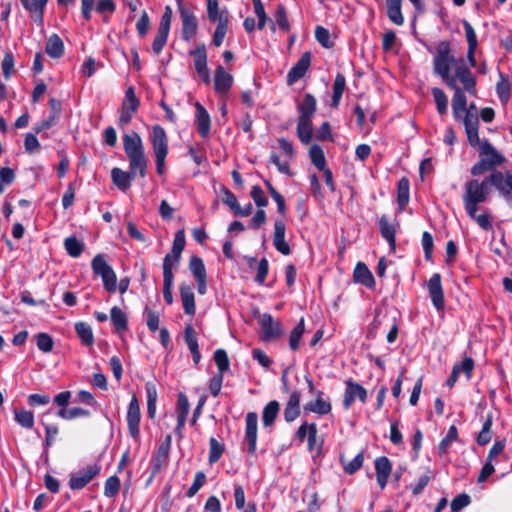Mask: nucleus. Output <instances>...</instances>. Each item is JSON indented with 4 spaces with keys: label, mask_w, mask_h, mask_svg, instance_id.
<instances>
[{
    "label": "nucleus",
    "mask_w": 512,
    "mask_h": 512,
    "mask_svg": "<svg viewBox=\"0 0 512 512\" xmlns=\"http://www.w3.org/2000/svg\"><path fill=\"white\" fill-rule=\"evenodd\" d=\"M169 31L159 29L157 30V34L152 43L153 52L158 55L161 53L163 47L165 46L168 39Z\"/></svg>",
    "instance_id": "nucleus-55"
},
{
    "label": "nucleus",
    "mask_w": 512,
    "mask_h": 512,
    "mask_svg": "<svg viewBox=\"0 0 512 512\" xmlns=\"http://www.w3.org/2000/svg\"><path fill=\"white\" fill-rule=\"evenodd\" d=\"M315 38L325 48H330L333 46V41H331L330 32L322 26L316 27Z\"/></svg>",
    "instance_id": "nucleus-57"
},
{
    "label": "nucleus",
    "mask_w": 512,
    "mask_h": 512,
    "mask_svg": "<svg viewBox=\"0 0 512 512\" xmlns=\"http://www.w3.org/2000/svg\"><path fill=\"white\" fill-rule=\"evenodd\" d=\"M176 2L182 20V38L189 41L196 35L198 21L194 13L184 6L182 0H176Z\"/></svg>",
    "instance_id": "nucleus-7"
},
{
    "label": "nucleus",
    "mask_w": 512,
    "mask_h": 512,
    "mask_svg": "<svg viewBox=\"0 0 512 512\" xmlns=\"http://www.w3.org/2000/svg\"><path fill=\"white\" fill-rule=\"evenodd\" d=\"M150 140L155 156H167L168 154V139L165 130L155 125L152 127Z\"/></svg>",
    "instance_id": "nucleus-14"
},
{
    "label": "nucleus",
    "mask_w": 512,
    "mask_h": 512,
    "mask_svg": "<svg viewBox=\"0 0 512 512\" xmlns=\"http://www.w3.org/2000/svg\"><path fill=\"white\" fill-rule=\"evenodd\" d=\"M185 342L192 354V358L195 364H198L201 360V353L199 351L197 333L191 325H187L184 331Z\"/></svg>",
    "instance_id": "nucleus-26"
},
{
    "label": "nucleus",
    "mask_w": 512,
    "mask_h": 512,
    "mask_svg": "<svg viewBox=\"0 0 512 512\" xmlns=\"http://www.w3.org/2000/svg\"><path fill=\"white\" fill-rule=\"evenodd\" d=\"M304 329V319L302 318L290 333L289 346L292 350L295 351L299 348L300 339L304 333Z\"/></svg>",
    "instance_id": "nucleus-49"
},
{
    "label": "nucleus",
    "mask_w": 512,
    "mask_h": 512,
    "mask_svg": "<svg viewBox=\"0 0 512 512\" xmlns=\"http://www.w3.org/2000/svg\"><path fill=\"white\" fill-rule=\"evenodd\" d=\"M176 413L177 426L175 431L179 435V437H182V429L185 425L189 413V402L184 393H179L178 395Z\"/></svg>",
    "instance_id": "nucleus-25"
},
{
    "label": "nucleus",
    "mask_w": 512,
    "mask_h": 512,
    "mask_svg": "<svg viewBox=\"0 0 512 512\" xmlns=\"http://www.w3.org/2000/svg\"><path fill=\"white\" fill-rule=\"evenodd\" d=\"M346 80L342 74H337L333 84V98L332 105L337 107L342 98L344 88H345Z\"/></svg>",
    "instance_id": "nucleus-45"
},
{
    "label": "nucleus",
    "mask_w": 512,
    "mask_h": 512,
    "mask_svg": "<svg viewBox=\"0 0 512 512\" xmlns=\"http://www.w3.org/2000/svg\"><path fill=\"white\" fill-rule=\"evenodd\" d=\"M279 413V403L270 401L263 409L262 421L265 427L271 426Z\"/></svg>",
    "instance_id": "nucleus-39"
},
{
    "label": "nucleus",
    "mask_w": 512,
    "mask_h": 512,
    "mask_svg": "<svg viewBox=\"0 0 512 512\" xmlns=\"http://www.w3.org/2000/svg\"><path fill=\"white\" fill-rule=\"evenodd\" d=\"M196 108V124H197V131L203 138H208L210 134V125H211V119L210 115L207 112V110L199 103L197 102L195 104Z\"/></svg>",
    "instance_id": "nucleus-24"
},
{
    "label": "nucleus",
    "mask_w": 512,
    "mask_h": 512,
    "mask_svg": "<svg viewBox=\"0 0 512 512\" xmlns=\"http://www.w3.org/2000/svg\"><path fill=\"white\" fill-rule=\"evenodd\" d=\"M311 61V54L309 52H305L301 55L300 59L297 63L290 69L287 75V79L289 83H294L300 78L304 76L306 71L309 68Z\"/></svg>",
    "instance_id": "nucleus-22"
},
{
    "label": "nucleus",
    "mask_w": 512,
    "mask_h": 512,
    "mask_svg": "<svg viewBox=\"0 0 512 512\" xmlns=\"http://www.w3.org/2000/svg\"><path fill=\"white\" fill-rule=\"evenodd\" d=\"M297 109L299 112L297 136L303 144H308L313 135L312 117L316 112V99L311 94H305Z\"/></svg>",
    "instance_id": "nucleus-3"
},
{
    "label": "nucleus",
    "mask_w": 512,
    "mask_h": 512,
    "mask_svg": "<svg viewBox=\"0 0 512 512\" xmlns=\"http://www.w3.org/2000/svg\"><path fill=\"white\" fill-rule=\"evenodd\" d=\"M353 277L355 282L361 283L368 288L373 287L375 284L372 273L367 268V266L361 262L357 263L354 269Z\"/></svg>",
    "instance_id": "nucleus-29"
},
{
    "label": "nucleus",
    "mask_w": 512,
    "mask_h": 512,
    "mask_svg": "<svg viewBox=\"0 0 512 512\" xmlns=\"http://www.w3.org/2000/svg\"><path fill=\"white\" fill-rule=\"evenodd\" d=\"M64 246L67 253L72 257L80 256L84 247L83 243L74 236L66 238Z\"/></svg>",
    "instance_id": "nucleus-48"
},
{
    "label": "nucleus",
    "mask_w": 512,
    "mask_h": 512,
    "mask_svg": "<svg viewBox=\"0 0 512 512\" xmlns=\"http://www.w3.org/2000/svg\"><path fill=\"white\" fill-rule=\"evenodd\" d=\"M185 247V233L184 230H179L176 232L173 246H172V252L169 254L171 256V264L172 267L176 266L181 257V253L184 250Z\"/></svg>",
    "instance_id": "nucleus-32"
},
{
    "label": "nucleus",
    "mask_w": 512,
    "mask_h": 512,
    "mask_svg": "<svg viewBox=\"0 0 512 512\" xmlns=\"http://www.w3.org/2000/svg\"><path fill=\"white\" fill-rule=\"evenodd\" d=\"M375 470L377 483L381 489H384L392 470L390 460L387 457L377 458L375 460Z\"/></svg>",
    "instance_id": "nucleus-23"
},
{
    "label": "nucleus",
    "mask_w": 512,
    "mask_h": 512,
    "mask_svg": "<svg viewBox=\"0 0 512 512\" xmlns=\"http://www.w3.org/2000/svg\"><path fill=\"white\" fill-rule=\"evenodd\" d=\"M194 59L195 70L204 83L210 82V73L207 67V53L204 45L198 46L195 50L191 51Z\"/></svg>",
    "instance_id": "nucleus-12"
},
{
    "label": "nucleus",
    "mask_w": 512,
    "mask_h": 512,
    "mask_svg": "<svg viewBox=\"0 0 512 512\" xmlns=\"http://www.w3.org/2000/svg\"><path fill=\"white\" fill-rule=\"evenodd\" d=\"M366 398L367 391L362 385L352 381L351 379L346 381V390L343 400V405L346 409H349L356 399H359L362 403H364Z\"/></svg>",
    "instance_id": "nucleus-13"
},
{
    "label": "nucleus",
    "mask_w": 512,
    "mask_h": 512,
    "mask_svg": "<svg viewBox=\"0 0 512 512\" xmlns=\"http://www.w3.org/2000/svg\"><path fill=\"white\" fill-rule=\"evenodd\" d=\"M140 419V405L136 395L134 394L128 405L126 420L129 434L136 441L140 438Z\"/></svg>",
    "instance_id": "nucleus-8"
},
{
    "label": "nucleus",
    "mask_w": 512,
    "mask_h": 512,
    "mask_svg": "<svg viewBox=\"0 0 512 512\" xmlns=\"http://www.w3.org/2000/svg\"><path fill=\"white\" fill-rule=\"evenodd\" d=\"M491 426L492 420L491 418H487L483 424L482 430L479 432L477 436V442L479 445H486L491 440Z\"/></svg>",
    "instance_id": "nucleus-59"
},
{
    "label": "nucleus",
    "mask_w": 512,
    "mask_h": 512,
    "mask_svg": "<svg viewBox=\"0 0 512 512\" xmlns=\"http://www.w3.org/2000/svg\"><path fill=\"white\" fill-rule=\"evenodd\" d=\"M110 318L117 332L121 333L127 330V315L122 309L117 306L112 307L110 310Z\"/></svg>",
    "instance_id": "nucleus-37"
},
{
    "label": "nucleus",
    "mask_w": 512,
    "mask_h": 512,
    "mask_svg": "<svg viewBox=\"0 0 512 512\" xmlns=\"http://www.w3.org/2000/svg\"><path fill=\"white\" fill-rule=\"evenodd\" d=\"M210 453H209V461L210 463H215L219 460L223 453V446L215 439H210Z\"/></svg>",
    "instance_id": "nucleus-62"
},
{
    "label": "nucleus",
    "mask_w": 512,
    "mask_h": 512,
    "mask_svg": "<svg viewBox=\"0 0 512 512\" xmlns=\"http://www.w3.org/2000/svg\"><path fill=\"white\" fill-rule=\"evenodd\" d=\"M363 460H364L363 454L362 453L357 454L351 461H349L348 463H346L344 465L345 472L348 474L355 473L357 470H359L362 467Z\"/></svg>",
    "instance_id": "nucleus-64"
},
{
    "label": "nucleus",
    "mask_w": 512,
    "mask_h": 512,
    "mask_svg": "<svg viewBox=\"0 0 512 512\" xmlns=\"http://www.w3.org/2000/svg\"><path fill=\"white\" fill-rule=\"evenodd\" d=\"M57 416L64 419V420H73L78 417H89L90 412L86 409L80 408V407H73V408H61L57 412Z\"/></svg>",
    "instance_id": "nucleus-41"
},
{
    "label": "nucleus",
    "mask_w": 512,
    "mask_h": 512,
    "mask_svg": "<svg viewBox=\"0 0 512 512\" xmlns=\"http://www.w3.org/2000/svg\"><path fill=\"white\" fill-rule=\"evenodd\" d=\"M139 107V100L137 99L133 87L126 90L125 97L122 103L121 114L119 117V125L126 126L132 119L133 114Z\"/></svg>",
    "instance_id": "nucleus-9"
},
{
    "label": "nucleus",
    "mask_w": 512,
    "mask_h": 512,
    "mask_svg": "<svg viewBox=\"0 0 512 512\" xmlns=\"http://www.w3.org/2000/svg\"><path fill=\"white\" fill-rule=\"evenodd\" d=\"M189 269L195 279L207 276L203 260L198 256L191 257L189 262Z\"/></svg>",
    "instance_id": "nucleus-52"
},
{
    "label": "nucleus",
    "mask_w": 512,
    "mask_h": 512,
    "mask_svg": "<svg viewBox=\"0 0 512 512\" xmlns=\"http://www.w3.org/2000/svg\"><path fill=\"white\" fill-rule=\"evenodd\" d=\"M120 488V480L117 476L109 477L105 482L104 494L107 497L115 496Z\"/></svg>",
    "instance_id": "nucleus-60"
},
{
    "label": "nucleus",
    "mask_w": 512,
    "mask_h": 512,
    "mask_svg": "<svg viewBox=\"0 0 512 512\" xmlns=\"http://www.w3.org/2000/svg\"><path fill=\"white\" fill-rule=\"evenodd\" d=\"M1 68L4 78L8 80L14 72V57L11 53H5Z\"/></svg>",
    "instance_id": "nucleus-61"
},
{
    "label": "nucleus",
    "mask_w": 512,
    "mask_h": 512,
    "mask_svg": "<svg viewBox=\"0 0 512 512\" xmlns=\"http://www.w3.org/2000/svg\"><path fill=\"white\" fill-rule=\"evenodd\" d=\"M207 15L212 22H220V18L229 19L227 11L219 10L217 0H207Z\"/></svg>",
    "instance_id": "nucleus-44"
},
{
    "label": "nucleus",
    "mask_w": 512,
    "mask_h": 512,
    "mask_svg": "<svg viewBox=\"0 0 512 512\" xmlns=\"http://www.w3.org/2000/svg\"><path fill=\"white\" fill-rule=\"evenodd\" d=\"M16 422L26 429H31L34 425V415L31 411L20 409L14 411Z\"/></svg>",
    "instance_id": "nucleus-46"
},
{
    "label": "nucleus",
    "mask_w": 512,
    "mask_h": 512,
    "mask_svg": "<svg viewBox=\"0 0 512 512\" xmlns=\"http://www.w3.org/2000/svg\"><path fill=\"white\" fill-rule=\"evenodd\" d=\"M512 173L493 172L483 180L471 179L464 185L463 202L469 217H474L477 206L487 201L493 186L505 201L512 206Z\"/></svg>",
    "instance_id": "nucleus-2"
},
{
    "label": "nucleus",
    "mask_w": 512,
    "mask_h": 512,
    "mask_svg": "<svg viewBox=\"0 0 512 512\" xmlns=\"http://www.w3.org/2000/svg\"><path fill=\"white\" fill-rule=\"evenodd\" d=\"M99 467L97 465H89L70 476L69 486L73 490H79L85 487L97 474Z\"/></svg>",
    "instance_id": "nucleus-10"
},
{
    "label": "nucleus",
    "mask_w": 512,
    "mask_h": 512,
    "mask_svg": "<svg viewBox=\"0 0 512 512\" xmlns=\"http://www.w3.org/2000/svg\"><path fill=\"white\" fill-rule=\"evenodd\" d=\"M401 5L402 0H386L387 16L391 22L399 26L404 23Z\"/></svg>",
    "instance_id": "nucleus-33"
},
{
    "label": "nucleus",
    "mask_w": 512,
    "mask_h": 512,
    "mask_svg": "<svg viewBox=\"0 0 512 512\" xmlns=\"http://www.w3.org/2000/svg\"><path fill=\"white\" fill-rule=\"evenodd\" d=\"M316 399L305 405V410L314 412L320 415L328 414L331 411V404L329 401L323 399V392H315Z\"/></svg>",
    "instance_id": "nucleus-27"
},
{
    "label": "nucleus",
    "mask_w": 512,
    "mask_h": 512,
    "mask_svg": "<svg viewBox=\"0 0 512 512\" xmlns=\"http://www.w3.org/2000/svg\"><path fill=\"white\" fill-rule=\"evenodd\" d=\"M410 184L409 180L405 177L401 178L397 185V203L399 210L403 211L409 202Z\"/></svg>",
    "instance_id": "nucleus-35"
},
{
    "label": "nucleus",
    "mask_w": 512,
    "mask_h": 512,
    "mask_svg": "<svg viewBox=\"0 0 512 512\" xmlns=\"http://www.w3.org/2000/svg\"><path fill=\"white\" fill-rule=\"evenodd\" d=\"M458 438L457 428L452 425L449 427L446 436L442 439L438 446L439 455H445L448 452L450 445Z\"/></svg>",
    "instance_id": "nucleus-42"
},
{
    "label": "nucleus",
    "mask_w": 512,
    "mask_h": 512,
    "mask_svg": "<svg viewBox=\"0 0 512 512\" xmlns=\"http://www.w3.org/2000/svg\"><path fill=\"white\" fill-rule=\"evenodd\" d=\"M469 504H470V497H469V495L463 493V494H460V495L456 496L452 500L450 506H451V510L453 512H459L460 510H462L463 508H465Z\"/></svg>",
    "instance_id": "nucleus-63"
},
{
    "label": "nucleus",
    "mask_w": 512,
    "mask_h": 512,
    "mask_svg": "<svg viewBox=\"0 0 512 512\" xmlns=\"http://www.w3.org/2000/svg\"><path fill=\"white\" fill-rule=\"evenodd\" d=\"M233 76L219 65L214 74V88L217 94L226 95L233 85Z\"/></svg>",
    "instance_id": "nucleus-18"
},
{
    "label": "nucleus",
    "mask_w": 512,
    "mask_h": 512,
    "mask_svg": "<svg viewBox=\"0 0 512 512\" xmlns=\"http://www.w3.org/2000/svg\"><path fill=\"white\" fill-rule=\"evenodd\" d=\"M262 331V339L271 341L282 334V328L279 322L275 321L270 314H262L258 319Z\"/></svg>",
    "instance_id": "nucleus-11"
},
{
    "label": "nucleus",
    "mask_w": 512,
    "mask_h": 512,
    "mask_svg": "<svg viewBox=\"0 0 512 512\" xmlns=\"http://www.w3.org/2000/svg\"><path fill=\"white\" fill-rule=\"evenodd\" d=\"M45 51L52 58H60L64 52L61 38L56 34L51 35L47 40Z\"/></svg>",
    "instance_id": "nucleus-36"
},
{
    "label": "nucleus",
    "mask_w": 512,
    "mask_h": 512,
    "mask_svg": "<svg viewBox=\"0 0 512 512\" xmlns=\"http://www.w3.org/2000/svg\"><path fill=\"white\" fill-rule=\"evenodd\" d=\"M286 227L282 220H276L274 223L273 244L278 252L283 255L291 253L290 246L285 240Z\"/></svg>",
    "instance_id": "nucleus-21"
},
{
    "label": "nucleus",
    "mask_w": 512,
    "mask_h": 512,
    "mask_svg": "<svg viewBox=\"0 0 512 512\" xmlns=\"http://www.w3.org/2000/svg\"><path fill=\"white\" fill-rule=\"evenodd\" d=\"M274 22L272 29H275V25H277L281 30L288 31L289 30V21L286 15V11L284 6L279 5L274 14Z\"/></svg>",
    "instance_id": "nucleus-53"
},
{
    "label": "nucleus",
    "mask_w": 512,
    "mask_h": 512,
    "mask_svg": "<svg viewBox=\"0 0 512 512\" xmlns=\"http://www.w3.org/2000/svg\"><path fill=\"white\" fill-rule=\"evenodd\" d=\"M311 162L319 170H324L326 165L325 156L323 150L318 145H312L309 150Z\"/></svg>",
    "instance_id": "nucleus-47"
},
{
    "label": "nucleus",
    "mask_w": 512,
    "mask_h": 512,
    "mask_svg": "<svg viewBox=\"0 0 512 512\" xmlns=\"http://www.w3.org/2000/svg\"><path fill=\"white\" fill-rule=\"evenodd\" d=\"M111 177L113 183L122 191H126L134 179V176L130 172H125L120 168H113Z\"/></svg>",
    "instance_id": "nucleus-31"
},
{
    "label": "nucleus",
    "mask_w": 512,
    "mask_h": 512,
    "mask_svg": "<svg viewBox=\"0 0 512 512\" xmlns=\"http://www.w3.org/2000/svg\"><path fill=\"white\" fill-rule=\"evenodd\" d=\"M91 268L95 275L101 277L107 292L114 293L117 290V276L104 255L97 254L91 261Z\"/></svg>",
    "instance_id": "nucleus-5"
},
{
    "label": "nucleus",
    "mask_w": 512,
    "mask_h": 512,
    "mask_svg": "<svg viewBox=\"0 0 512 512\" xmlns=\"http://www.w3.org/2000/svg\"><path fill=\"white\" fill-rule=\"evenodd\" d=\"M433 71L444 83L454 91L452 98V110L454 118L460 119L463 113H467V99L464 91L458 86L461 83L464 90L471 95L476 94V80L462 58H456L451 54V45L448 41L439 42L434 50Z\"/></svg>",
    "instance_id": "nucleus-1"
},
{
    "label": "nucleus",
    "mask_w": 512,
    "mask_h": 512,
    "mask_svg": "<svg viewBox=\"0 0 512 512\" xmlns=\"http://www.w3.org/2000/svg\"><path fill=\"white\" fill-rule=\"evenodd\" d=\"M278 144L284 159H281L278 154L272 153L270 156V161L277 167L280 173L291 175L290 161L295 157V150L293 145L285 138H279Z\"/></svg>",
    "instance_id": "nucleus-6"
},
{
    "label": "nucleus",
    "mask_w": 512,
    "mask_h": 512,
    "mask_svg": "<svg viewBox=\"0 0 512 512\" xmlns=\"http://www.w3.org/2000/svg\"><path fill=\"white\" fill-rule=\"evenodd\" d=\"M174 275L172 271L171 256L166 255L163 260V296L168 304H172Z\"/></svg>",
    "instance_id": "nucleus-17"
},
{
    "label": "nucleus",
    "mask_w": 512,
    "mask_h": 512,
    "mask_svg": "<svg viewBox=\"0 0 512 512\" xmlns=\"http://www.w3.org/2000/svg\"><path fill=\"white\" fill-rule=\"evenodd\" d=\"M428 291L433 305L437 310L444 308V295L441 285V276L436 273L433 274L428 282Z\"/></svg>",
    "instance_id": "nucleus-19"
},
{
    "label": "nucleus",
    "mask_w": 512,
    "mask_h": 512,
    "mask_svg": "<svg viewBox=\"0 0 512 512\" xmlns=\"http://www.w3.org/2000/svg\"><path fill=\"white\" fill-rule=\"evenodd\" d=\"M228 21L229 19L220 18V22H217V27L213 35V43L217 47L221 46L223 43L228 29Z\"/></svg>",
    "instance_id": "nucleus-51"
},
{
    "label": "nucleus",
    "mask_w": 512,
    "mask_h": 512,
    "mask_svg": "<svg viewBox=\"0 0 512 512\" xmlns=\"http://www.w3.org/2000/svg\"><path fill=\"white\" fill-rule=\"evenodd\" d=\"M479 161L472 166L471 174L480 176L487 171L493 170L503 164L505 158L488 141L479 146Z\"/></svg>",
    "instance_id": "nucleus-4"
},
{
    "label": "nucleus",
    "mask_w": 512,
    "mask_h": 512,
    "mask_svg": "<svg viewBox=\"0 0 512 512\" xmlns=\"http://www.w3.org/2000/svg\"><path fill=\"white\" fill-rule=\"evenodd\" d=\"M463 123L469 143L472 146L480 145L481 143L478 135L479 120L477 114L468 110L463 118Z\"/></svg>",
    "instance_id": "nucleus-20"
},
{
    "label": "nucleus",
    "mask_w": 512,
    "mask_h": 512,
    "mask_svg": "<svg viewBox=\"0 0 512 512\" xmlns=\"http://www.w3.org/2000/svg\"><path fill=\"white\" fill-rule=\"evenodd\" d=\"M214 361L218 368V373L224 374L229 369L230 362L225 350L217 349L214 353Z\"/></svg>",
    "instance_id": "nucleus-54"
},
{
    "label": "nucleus",
    "mask_w": 512,
    "mask_h": 512,
    "mask_svg": "<svg viewBox=\"0 0 512 512\" xmlns=\"http://www.w3.org/2000/svg\"><path fill=\"white\" fill-rule=\"evenodd\" d=\"M205 482H206V475L202 471L197 472L192 485L187 490V493H186L187 497L191 498L194 495H196V493L205 484Z\"/></svg>",
    "instance_id": "nucleus-58"
},
{
    "label": "nucleus",
    "mask_w": 512,
    "mask_h": 512,
    "mask_svg": "<svg viewBox=\"0 0 512 512\" xmlns=\"http://www.w3.org/2000/svg\"><path fill=\"white\" fill-rule=\"evenodd\" d=\"M180 296L184 312L188 315L195 314V298L192 286L181 285Z\"/></svg>",
    "instance_id": "nucleus-30"
},
{
    "label": "nucleus",
    "mask_w": 512,
    "mask_h": 512,
    "mask_svg": "<svg viewBox=\"0 0 512 512\" xmlns=\"http://www.w3.org/2000/svg\"><path fill=\"white\" fill-rule=\"evenodd\" d=\"M323 445V441L317 438V426L315 423L310 424V431L307 438V447L310 452L317 451L318 453L321 451Z\"/></svg>",
    "instance_id": "nucleus-50"
},
{
    "label": "nucleus",
    "mask_w": 512,
    "mask_h": 512,
    "mask_svg": "<svg viewBox=\"0 0 512 512\" xmlns=\"http://www.w3.org/2000/svg\"><path fill=\"white\" fill-rule=\"evenodd\" d=\"M75 331L78 337L81 339V342L86 346H93L94 344V335L92 328L89 324L85 322H78L75 324Z\"/></svg>",
    "instance_id": "nucleus-38"
},
{
    "label": "nucleus",
    "mask_w": 512,
    "mask_h": 512,
    "mask_svg": "<svg viewBox=\"0 0 512 512\" xmlns=\"http://www.w3.org/2000/svg\"><path fill=\"white\" fill-rule=\"evenodd\" d=\"M128 159H129V168H130L129 172L134 177L137 173H139V175L141 177H145L146 168H147L146 156L142 155V156L132 157V158H128Z\"/></svg>",
    "instance_id": "nucleus-40"
},
{
    "label": "nucleus",
    "mask_w": 512,
    "mask_h": 512,
    "mask_svg": "<svg viewBox=\"0 0 512 512\" xmlns=\"http://www.w3.org/2000/svg\"><path fill=\"white\" fill-rule=\"evenodd\" d=\"M257 425L258 416L255 412H249L246 415L245 440L248 444V452L254 454L257 444Z\"/></svg>",
    "instance_id": "nucleus-16"
},
{
    "label": "nucleus",
    "mask_w": 512,
    "mask_h": 512,
    "mask_svg": "<svg viewBox=\"0 0 512 512\" xmlns=\"http://www.w3.org/2000/svg\"><path fill=\"white\" fill-rule=\"evenodd\" d=\"M32 18L39 23L43 21V12L48 0H20Z\"/></svg>",
    "instance_id": "nucleus-28"
},
{
    "label": "nucleus",
    "mask_w": 512,
    "mask_h": 512,
    "mask_svg": "<svg viewBox=\"0 0 512 512\" xmlns=\"http://www.w3.org/2000/svg\"><path fill=\"white\" fill-rule=\"evenodd\" d=\"M432 96L436 103V108L439 114L443 115L448 111V98L445 92L437 87L432 88Z\"/></svg>",
    "instance_id": "nucleus-43"
},
{
    "label": "nucleus",
    "mask_w": 512,
    "mask_h": 512,
    "mask_svg": "<svg viewBox=\"0 0 512 512\" xmlns=\"http://www.w3.org/2000/svg\"><path fill=\"white\" fill-rule=\"evenodd\" d=\"M123 148L128 158L145 155L142 139L136 132L123 136Z\"/></svg>",
    "instance_id": "nucleus-15"
},
{
    "label": "nucleus",
    "mask_w": 512,
    "mask_h": 512,
    "mask_svg": "<svg viewBox=\"0 0 512 512\" xmlns=\"http://www.w3.org/2000/svg\"><path fill=\"white\" fill-rule=\"evenodd\" d=\"M379 228L382 237L389 243L392 249L395 248V227L389 222L386 215H382L379 219Z\"/></svg>",
    "instance_id": "nucleus-34"
},
{
    "label": "nucleus",
    "mask_w": 512,
    "mask_h": 512,
    "mask_svg": "<svg viewBox=\"0 0 512 512\" xmlns=\"http://www.w3.org/2000/svg\"><path fill=\"white\" fill-rule=\"evenodd\" d=\"M36 344L39 350L44 353L51 352L53 349V340L47 333H39L36 336Z\"/></svg>",
    "instance_id": "nucleus-56"
}]
</instances>
